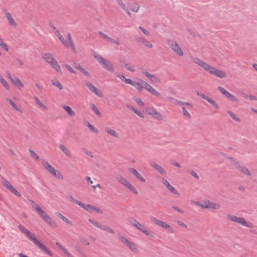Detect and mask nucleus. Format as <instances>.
I'll return each mask as SVG.
<instances>
[{
	"label": "nucleus",
	"mask_w": 257,
	"mask_h": 257,
	"mask_svg": "<svg viewBox=\"0 0 257 257\" xmlns=\"http://www.w3.org/2000/svg\"><path fill=\"white\" fill-rule=\"evenodd\" d=\"M0 82L3 84L4 87L8 90L10 89V86L8 84L7 81L5 80V79L0 75Z\"/></svg>",
	"instance_id": "obj_43"
},
{
	"label": "nucleus",
	"mask_w": 257,
	"mask_h": 257,
	"mask_svg": "<svg viewBox=\"0 0 257 257\" xmlns=\"http://www.w3.org/2000/svg\"><path fill=\"white\" fill-rule=\"evenodd\" d=\"M136 40L138 42H140L145 46L149 48H152V44L145 38L141 37H136Z\"/></svg>",
	"instance_id": "obj_13"
},
{
	"label": "nucleus",
	"mask_w": 257,
	"mask_h": 257,
	"mask_svg": "<svg viewBox=\"0 0 257 257\" xmlns=\"http://www.w3.org/2000/svg\"><path fill=\"white\" fill-rule=\"evenodd\" d=\"M7 100L9 102V104L14 109L16 110H19L17 105L10 98H7Z\"/></svg>",
	"instance_id": "obj_58"
},
{
	"label": "nucleus",
	"mask_w": 257,
	"mask_h": 257,
	"mask_svg": "<svg viewBox=\"0 0 257 257\" xmlns=\"http://www.w3.org/2000/svg\"><path fill=\"white\" fill-rule=\"evenodd\" d=\"M57 215L60 217L62 220L65 221L66 223L70 224V225H73L71 221L69 220L66 217H65L64 215H63L61 213L59 212L57 213Z\"/></svg>",
	"instance_id": "obj_31"
},
{
	"label": "nucleus",
	"mask_w": 257,
	"mask_h": 257,
	"mask_svg": "<svg viewBox=\"0 0 257 257\" xmlns=\"http://www.w3.org/2000/svg\"><path fill=\"white\" fill-rule=\"evenodd\" d=\"M81 207H82V208L84 209L85 210H86L88 212H91L92 211H95V212H96L97 213H102V211L100 209H99V208L96 207L91 204L85 205L84 204V205L81 206Z\"/></svg>",
	"instance_id": "obj_9"
},
{
	"label": "nucleus",
	"mask_w": 257,
	"mask_h": 257,
	"mask_svg": "<svg viewBox=\"0 0 257 257\" xmlns=\"http://www.w3.org/2000/svg\"><path fill=\"white\" fill-rule=\"evenodd\" d=\"M25 235L33 242V243L37 239L35 236L29 230L26 233Z\"/></svg>",
	"instance_id": "obj_39"
},
{
	"label": "nucleus",
	"mask_w": 257,
	"mask_h": 257,
	"mask_svg": "<svg viewBox=\"0 0 257 257\" xmlns=\"http://www.w3.org/2000/svg\"><path fill=\"white\" fill-rule=\"evenodd\" d=\"M2 183L3 185L9 190H10L11 188L13 187V186L11 184V183L5 179H3Z\"/></svg>",
	"instance_id": "obj_40"
},
{
	"label": "nucleus",
	"mask_w": 257,
	"mask_h": 257,
	"mask_svg": "<svg viewBox=\"0 0 257 257\" xmlns=\"http://www.w3.org/2000/svg\"><path fill=\"white\" fill-rule=\"evenodd\" d=\"M130 172L140 181L145 182L146 179L135 169L132 168L129 169Z\"/></svg>",
	"instance_id": "obj_14"
},
{
	"label": "nucleus",
	"mask_w": 257,
	"mask_h": 257,
	"mask_svg": "<svg viewBox=\"0 0 257 257\" xmlns=\"http://www.w3.org/2000/svg\"><path fill=\"white\" fill-rule=\"evenodd\" d=\"M0 46L4 49L6 51H8V48L7 45L4 43L3 40L0 38Z\"/></svg>",
	"instance_id": "obj_60"
},
{
	"label": "nucleus",
	"mask_w": 257,
	"mask_h": 257,
	"mask_svg": "<svg viewBox=\"0 0 257 257\" xmlns=\"http://www.w3.org/2000/svg\"><path fill=\"white\" fill-rule=\"evenodd\" d=\"M167 188L171 192H172V193L174 194H176V195H180V194L178 192V191L173 186H172L171 184H170L167 187Z\"/></svg>",
	"instance_id": "obj_42"
},
{
	"label": "nucleus",
	"mask_w": 257,
	"mask_h": 257,
	"mask_svg": "<svg viewBox=\"0 0 257 257\" xmlns=\"http://www.w3.org/2000/svg\"><path fill=\"white\" fill-rule=\"evenodd\" d=\"M69 199L70 201H71L73 203H76L77 204H78V205H79L80 207L81 206H84V204L82 203L81 202L77 200V199H76L75 198H74L72 196H70L69 197Z\"/></svg>",
	"instance_id": "obj_44"
},
{
	"label": "nucleus",
	"mask_w": 257,
	"mask_h": 257,
	"mask_svg": "<svg viewBox=\"0 0 257 257\" xmlns=\"http://www.w3.org/2000/svg\"><path fill=\"white\" fill-rule=\"evenodd\" d=\"M120 66L122 68H125L127 70H129L132 72H135V70L133 66H131L130 64H128L125 62L122 63Z\"/></svg>",
	"instance_id": "obj_30"
},
{
	"label": "nucleus",
	"mask_w": 257,
	"mask_h": 257,
	"mask_svg": "<svg viewBox=\"0 0 257 257\" xmlns=\"http://www.w3.org/2000/svg\"><path fill=\"white\" fill-rule=\"evenodd\" d=\"M207 101H208L209 103H210L213 106L215 107L216 109H218L219 108V105L216 103V102L212 99L210 98H209Z\"/></svg>",
	"instance_id": "obj_51"
},
{
	"label": "nucleus",
	"mask_w": 257,
	"mask_h": 257,
	"mask_svg": "<svg viewBox=\"0 0 257 257\" xmlns=\"http://www.w3.org/2000/svg\"><path fill=\"white\" fill-rule=\"evenodd\" d=\"M105 131L110 135L113 136L116 138L118 137V134L113 130L110 128L109 127H106L105 128Z\"/></svg>",
	"instance_id": "obj_26"
},
{
	"label": "nucleus",
	"mask_w": 257,
	"mask_h": 257,
	"mask_svg": "<svg viewBox=\"0 0 257 257\" xmlns=\"http://www.w3.org/2000/svg\"><path fill=\"white\" fill-rule=\"evenodd\" d=\"M94 57L96 59L98 62L102 65L103 68L109 72L114 71V68L111 62L107 61L99 54L95 55Z\"/></svg>",
	"instance_id": "obj_3"
},
{
	"label": "nucleus",
	"mask_w": 257,
	"mask_h": 257,
	"mask_svg": "<svg viewBox=\"0 0 257 257\" xmlns=\"http://www.w3.org/2000/svg\"><path fill=\"white\" fill-rule=\"evenodd\" d=\"M127 221L131 224H132L133 225L135 226L140 231L143 232L146 235H148V236L151 235V236H152V235L150 234V232L148 230H147V229H146L144 226L143 224L140 223L135 218H134L133 217H129L127 219Z\"/></svg>",
	"instance_id": "obj_4"
},
{
	"label": "nucleus",
	"mask_w": 257,
	"mask_h": 257,
	"mask_svg": "<svg viewBox=\"0 0 257 257\" xmlns=\"http://www.w3.org/2000/svg\"><path fill=\"white\" fill-rule=\"evenodd\" d=\"M118 238L121 241L122 243H123L126 245H127V244L128 243V242L130 241V240H128L127 238L122 236L121 235H118Z\"/></svg>",
	"instance_id": "obj_50"
},
{
	"label": "nucleus",
	"mask_w": 257,
	"mask_h": 257,
	"mask_svg": "<svg viewBox=\"0 0 257 257\" xmlns=\"http://www.w3.org/2000/svg\"><path fill=\"white\" fill-rule=\"evenodd\" d=\"M91 108L93 111L99 117L102 116V114L100 112V111L98 110V109L97 108V107L95 106V105L94 103H91L90 105Z\"/></svg>",
	"instance_id": "obj_28"
},
{
	"label": "nucleus",
	"mask_w": 257,
	"mask_h": 257,
	"mask_svg": "<svg viewBox=\"0 0 257 257\" xmlns=\"http://www.w3.org/2000/svg\"><path fill=\"white\" fill-rule=\"evenodd\" d=\"M127 189H128L132 192L135 194H138V192L136 190V189L133 186V185L130 183L126 187Z\"/></svg>",
	"instance_id": "obj_46"
},
{
	"label": "nucleus",
	"mask_w": 257,
	"mask_h": 257,
	"mask_svg": "<svg viewBox=\"0 0 257 257\" xmlns=\"http://www.w3.org/2000/svg\"><path fill=\"white\" fill-rule=\"evenodd\" d=\"M42 57L43 59L49 64L55 60V58L52 57V55L49 53L42 54Z\"/></svg>",
	"instance_id": "obj_15"
},
{
	"label": "nucleus",
	"mask_w": 257,
	"mask_h": 257,
	"mask_svg": "<svg viewBox=\"0 0 257 257\" xmlns=\"http://www.w3.org/2000/svg\"><path fill=\"white\" fill-rule=\"evenodd\" d=\"M52 175L59 179H63L64 178L61 172L56 169L54 170V172L52 174Z\"/></svg>",
	"instance_id": "obj_35"
},
{
	"label": "nucleus",
	"mask_w": 257,
	"mask_h": 257,
	"mask_svg": "<svg viewBox=\"0 0 257 257\" xmlns=\"http://www.w3.org/2000/svg\"><path fill=\"white\" fill-rule=\"evenodd\" d=\"M6 18H7L8 22H9V24L11 26H14V27H16L17 24L15 22V21L14 20V19L13 18V17H12V15H11V14L10 13L6 14Z\"/></svg>",
	"instance_id": "obj_24"
},
{
	"label": "nucleus",
	"mask_w": 257,
	"mask_h": 257,
	"mask_svg": "<svg viewBox=\"0 0 257 257\" xmlns=\"http://www.w3.org/2000/svg\"><path fill=\"white\" fill-rule=\"evenodd\" d=\"M85 85L87 88L95 95L99 97H102L103 95L100 90L98 89L94 85L90 82H87L85 83Z\"/></svg>",
	"instance_id": "obj_6"
},
{
	"label": "nucleus",
	"mask_w": 257,
	"mask_h": 257,
	"mask_svg": "<svg viewBox=\"0 0 257 257\" xmlns=\"http://www.w3.org/2000/svg\"><path fill=\"white\" fill-rule=\"evenodd\" d=\"M182 109L184 116L187 118H191V115L187 110V108H186L185 107L183 106Z\"/></svg>",
	"instance_id": "obj_48"
},
{
	"label": "nucleus",
	"mask_w": 257,
	"mask_h": 257,
	"mask_svg": "<svg viewBox=\"0 0 257 257\" xmlns=\"http://www.w3.org/2000/svg\"><path fill=\"white\" fill-rule=\"evenodd\" d=\"M138 84L136 85V89L139 91H141L142 90L143 88H144V85H142L141 83L140 82V79L139 80V82H137Z\"/></svg>",
	"instance_id": "obj_62"
},
{
	"label": "nucleus",
	"mask_w": 257,
	"mask_h": 257,
	"mask_svg": "<svg viewBox=\"0 0 257 257\" xmlns=\"http://www.w3.org/2000/svg\"><path fill=\"white\" fill-rule=\"evenodd\" d=\"M86 125L91 132L96 134L99 133L98 130L93 125H91L88 121H87Z\"/></svg>",
	"instance_id": "obj_41"
},
{
	"label": "nucleus",
	"mask_w": 257,
	"mask_h": 257,
	"mask_svg": "<svg viewBox=\"0 0 257 257\" xmlns=\"http://www.w3.org/2000/svg\"><path fill=\"white\" fill-rule=\"evenodd\" d=\"M116 178L120 183L124 185L125 187H126L130 183L126 180L125 178L123 177L120 175H117L116 176Z\"/></svg>",
	"instance_id": "obj_18"
},
{
	"label": "nucleus",
	"mask_w": 257,
	"mask_h": 257,
	"mask_svg": "<svg viewBox=\"0 0 257 257\" xmlns=\"http://www.w3.org/2000/svg\"><path fill=\"white\" fill-rule=\"evenodd\" d=\"M63 108L66 110L67 113L71 116H74L75 115V112L71 109L70 106H63Z\"/></svg>",
	"instance_id": "obj_27"
},
{
	"label": "nucleus",
	"mask_w": 257,
	"mask_h": 257,
	"mask_svg": "<svg viewBox=\"0 0 257 257\" xmlns=\"http://www.w3.org/2000/svg\"><path fill=\"white\" fill-rule=\"evenodd\" d=\"M226 97L232 101H237V98L229 92H228V94L226 95Z\"/></svg>",
	"instance_id": "obj_54"
},
{
	"label": "nucleus",
	"mask_w": 257,
	"mask_h": 257,
	"mask_svg": "<svg viewBox=\"0 0 257 257\" xmlns=\"http://www.w3.org/2000/svg\"><path fill=\"white\" fill-rule=\"evenodd\" d=\"M88 221L95 226L99 228L100 224L98 222L90 218L88 219Z\"/></svg>",
	"instance_id": "obj_63"
},
{
	"label": "nucleus",
	"mask_w": 257,
	"mask_h": 257,
	"mask_svg": "<svg viewBox=\"0 0 257 257\" xmlns=\"http://www.w3.org/2000/svg\"><path fill=\"white\" fill-rule=\"evenodd\" d=\"M170 47L179 56L183 55V52L177 42L175 41L174 43L171 44Z\"/></svg>",
	"instance_id": "obj_10"
},
{
	"label": "nucleus",
	"mask_w": 257,
	"mask_h": 257,
	"mask_svg": "<svg viewBox=\"0 0 257 257\" xmlns=\"http://www.w3.org/2000/svg\"><path fill=\"white\" fill-rule=\"evenodd\" d=\"M43 166L51 174L54 172L55 169L48 162L43 161Z\"/></svg>",
	"instance_id": "obj_21"
},
{
	"label": "nucleus",
	"mask_w": 257,
	"mask_h": 257,
	"mask_svg": "<svg viewBox=\"0 0 257 257\" xmlns=\"http://www.w3.org/2000/svg\"><path fill=\"white\" fill-rule=\"evenodd\" d=\"M236 168L241 173L247 176H250L251 173L248 169L244 165H240L238 162L234 163Z\"/></svg>",
	"instance_id": "obj_11"
},
{
	"label": "nucleus",
	"mask_w": 257,
	"mask_h": 257,
	"mask_svg": "<svg viewBox=\"0 0 257 257\" xmlns=\"http://www.w3.org/2000/svg\"><path fill=\"white\" fill-rule=\"evenodd\" d=\"M152 221L156 224L164 228L165 229H168V230L172 233H174L175 232V230L174 228L171 226L170 225L165 223L162 220H160L155 217L152 218Z\"/></svg>",
	"instance_id": "obj_5"
},
{
	"label": "nucleus",
	"mask_w": 257,
	"mask_h": 257,
	"mask_svg": "<svg viewBox=\"0 0 257 257\" xmlns=\"http://www.w3.org/2000/svg\"><path fill=\"white\" fill-rule=\"evenodd\" d=\"M139 9H140V6L137 3H134V4H132L130 6V8H129V9L130 10H131L133 12H136V13H137L139 11Z\"/></svg>",
	"instance_id": "obj_29"
},
{
	"label": "nucleus",
	"mask_w": 257,
	"mask_h": 257,
	"mask_svg": "<svg viewBox=\"0 0 257 257\" xmlns=\"http://www.w3.org/2000/svg\"><path fill=\"white\" fill-rule=\"evenodd\" d=\"M31 203L33 208L36 209V210L38 212L39 214L41 216V217L45 220V216H49L47 215L39 206V205L35 203L33 200H31Z\"/></svg>",
	"instance_id": "obj_8"
},
{
	"label": "nucleus",
	"mask_w": 257,
	"mask_h": 257,
	"mask_svg": "<svg viewBox=\"0 0 257 257\" xmlns=\"http://www.w3.org/2000/svg\"><path fill=\"white\" fill-rule=\"evenodd\" d=\"M10 191L17 196L20 197L21 196V193L19 192L14 187L11 188Z\"/></svg>",
	"instance_id": "obj_64"
},
{
	"label": "nucleus",
	"mask_w": 257,
	"mask_h": 257,
	"mask_svg": "<svg viewBox=\"0 0 257 257\" xmlns=\"http://www.w3.org/2000/svg\"><path fill=\"white\" fill-rule=\"evenodd\" d=\"M60 148L62 151L68 157H70L71 155L70 151L63 145H60Z\"/></svg>",
	"instance_id": "obj_25"
},
{
	"label": "nucleus",
	"mask_w": 257,
	"mask_h": 257,
	"mask_svg": "<svg viewBox=\"0 0 257 257\" xmlns=\"http://www.w3.org/2000/svg\"><path fill=\"white\" fill-rule=\"evenodd\" d=\"M175 104L181 106L185 105L187 107V109L189 110H191L193 108V105L191 104L179 100H175Z\"/></svg>",
	"instance_id": "obj_22"
},
{
	"label": "nucleus",
	"mask_w": 257,
	"mask_h": 257,
	"mask_svg": "<svg viewBox=\"0 0 257 257\" xmlns=\"http://www.w3.org/2000/svg\"><path fill=\"white\" fill-rule=\"evenodd\" d=\"M74 67L77 69L79 70L81 73L84 74L85 76L90 77V73L86 71L84 68L81 66L79 64L75 63L74 64Z\"/></svg>",
	"instance_id": "obj_17"
},
{
	"label": "nucleus",
	"mask_w": 257,
	"mask_h": 257,
	"mask_svg": "<svg viewBox=\"0 0 257 257\" xmlns=\"http://www.w3.org/2000/svg\"><path fill=\"white\" fill-rule=\"evenodd\" d=\"M227 218L228 220L239 223L243 226L249 228L253 227V225L251 222L246 221L243 218L237 217L231 214L227 215Z\"/></svg>",
	"instance_id": "obj_2"
},
{
	"label": "nucleus",
	"mask_w": 257,
	"mask_h": 257,
	"mask_svg": "<svg viewBox=\"0 0 257 257\" xmlns=\"http://www.w3.org/2000/svg\"><path fill=\"white\" fill-rule=\"evenodd\" d=\"M12 82L14 85L17 87L19 89H20L21 87H23L24 86L20 79L18 77H15L14 79H12Z\"/></svg>",
	"instance_id": "obj_19"
},
{
	"label": "nucleus",
	"mask_w": 257,
	"mask_h": 257,
	"mask_svg": "<svg viewBox=\"0 0 257 257\" xmlns=\"http://www.w3.org/2000/svg\"><path fill=\"white\" fill-rule=\"evenodd\" d=\"M47 223H48L49 225L52 226H56V223L55 222L52 220L49 216H45V218L44 220Z\"/></svg>",
	"instance_id": "obj_32"
},
{
	"label": "nucleus",
	"mask_w": 257,
	"mask_h": 257,
	"mask_svg": "<svg viewBox=\"0 0 257 257\" xmlns=\"http://www.w3.org/2000/svg\"><path fill=\"white\" fill-rule=\"evenodd\" d=\"M67 37H68V41H69V43H70V46L72 48V49L74 50L75 49V46H74V44L73 43V40L72 39L70 33L68 34Z\"/></svg>",
	"instance_id": "obj_53"
},
{
	"label": "nucleus",
	"mask_w": 257,
	"mask_h": 257,
	"mask_svg": "<svg viewBox=\"0 0 257 257\" xmlns=\"http://www.w3.org/2000/svg\"><path fill=\"white\" fill-rule=\"evenodd\" d=\"M227 113L229 115L232 119L237 122H240V119L238 117L236 116L235 114L233 112L228 110L227 111Z\"/></svg>",
	"instance_id": "obj_38"
},
{
	"label": "nucleus",
	"mask_w": 257,
	"mask_h": 257,
	"mask_svg": "<svg viewBox=\"0 0 257 257\" xmlns=\"http://www.w3.org/2000/svg\"><path fill=\"white\" fill-rule=\"evenodd\" d=\"M35 101L40 106L43 107L45 109H47V107L40 101V100L39 99L38 97H36L35 98Z\"/></svg>",
	"instance_id": "obj_56"
},
{
	"label": "nucleus",
	"mask_w": 257,
	"mask_h": 257,
	"mask_svg": "<svg viewBox=\"0 0 257 257\" xmlns=\"http://www.w3.org/2000/svg\"><path fill=\"white\" fill-rule=\"evenodd\" d=\"M52 84L57 87L60 90H62L63 88L62 85L58 80L52 81Z\"/></svg>",
	"instance_id": "obj_52"
},
{
	"label": "nucleus",
	"mask_w": 257,
	"mask_h": 257,
	"mask_svg": "<svg viewBox=\"0 0 257 257\" xmlns=\"http://www.w3.org/2000/svg\"><path fill=\"white\" fill-rule=\"evenodd\" d=\"M140 82L141 83L142 85H144V88L147 90L148 91H150V90L153 88V87L148 83L145 81L140 79Z\"/></svg>",
	"instance_id": "obj_37"
},
{
	"label": "nucleus",
	"mask_w": 257,
	"mask_h": 257,
	"mask_svg": "<svg viewBox=\"0 0 257 257\" xmlns=\"http://www.w3.org/2000/svg\"><path fill=\"white\" fill-rule=\"evenodd\" d=\"M118 5L123 10H125L127 7L123 3L122 0H116Z\"/></svg>",
	"instance_id": "obj_57"
},
{
	"label": "nucleus",
	"mask_w": 257,
	"mask_h": 257,
	"mask_svg": "<svg viewBox=\"0 0 257 257\" xmlns=\"http://www.w3.org/2000/svg\"><path fill=\"white\" fill-rule=\"evenodd\" d=\"M208 201H206L204 203H200L199 202H194V204L200 206L202 208H208Z\"/></svg>",
	"instance_id": "obj_47"
},
{
	"label": "nucleus",
	"mask_w": 257,
	"mask_h": 257,
	"mask_svg": "<svg viewBox=\"0 0 257 257\" xmlns=\"http://www.w3.org/2000/svg\"><path fill=\"white\" fill-rule=\"evenodd\" d=\"M208 201V208L214 209V210H218L220 208V205L218 203H213L209 200Z\"/></svg>",
	"instance_id": "obj_23"
},
{
	"label": "nucleus",
	"mask_w": 257,
	"mask_h": 257,
	"mask_svg": "<svg viewBox=\"0 0 257 257\" xmlns=\"http://www.w3.org/2000/svg\"><path fill=\"white\" fill-rule=\"evenodd\" d=\"M127 189H128L132 192L135 194H138V192L136 190V189L133 186V185L130 183L126 187Z\"/></svg>",
	"instance_id": "obj_45"
},
{
	"label": "nucleus",
	"mask_w": 257,
	"mask_h": 257,
	"mask_svg": "<svg viewBox=\"0 0 257 257\" xmlns=\"http://www.w3.org/2000/svg\"><path fill=\"white\" fill-rule=\"evenodd\" d=\"M57 33H58V37L59 40L62 42V43L66 47H68V44L65 41L63 37L60 34L59 31H56Z\"/></svg>",
	"instance_id": "obj_36"
},
{
	"label": "nucleus",
	"mask_w": 257,
	"mask_h": 257,
	"mask_svg": "<svg viewBox=\"0 0 257 257\" xmlns=\"http://www.w3.org/2000/svg\"><path fill=\"white\" fill-rule=\"evenodd\" d=\"M126 246L133 251L135 252L137 250V247L136 244L133 242L130 241Z\"/></svg>",
	"instance_id": "obj_33"
},
{
	"label": "nucleus",
	"mask_w": 257,
	"mask_h": 257,
	"mask_svg": "<svg viewBox=\"0 0 257 257\" xmlns=\"http://www.w3.org/2000/svg\"><path fill=\"white\" fill-rule=\"evenodd\" d=\"M34 243L40 249H41L42 251L45 250L46 248L47 247L45 245H44L43 243L40 242V241H39L38 239H37Z\"/></svg>",
	"instance_id": "obj_34"
},
{
	"label": "nucleus",
	"mask_w": 257,
	"mask_h": 257,
	"mask_svg": "<svg viewBox=\"0 0 257 257\" xmlns=\"http://www.w3.org/2000/svg\"><path fill=\"white\" fill-rule=\"evenodd\" d=\"M192 61L197 64L198 66L203 68L205 71L208 72L209 73L214 75L219 78H223L226 77V75L224 72L211 67L206 62L200 60L198 58H193L192 59Z\"/></svg>",
	"instance_id": "obj_1"
},
{
	"label": "nucleus",
	"mask_w": 257,
	"mask_h": 257,
	"mask_svg": "<svg viewBox=\"0 0 257 257\" xmlns=\"http://www.w3.org/2000/svg\"><path fill=\"white\" fill-rule=\"evenodd\" d=\"M226 97L232 101H237V98L229 92H228V94L226 95Z\"/></svg>",
	"instance_id": "obj_55"
},
{
	"label": "nucleus",
	"mask_w": 257,
	"mask_h": 257,
	"mask_svg": "<svg viewBox=\"0 0 257 257\" xmlns=\"http://www.w3.org/2000/svg\"><path fill=\"white\" fill-rule=\"evenodd\" d=\"M126 84H130L132 86L136 87V85L138 84L136 82L133 81L130 78H126L124 79V81Z\"/></svg>",
	"instance_id": "obj_49"
},
{
	"label": "nucleus",
	"mask_w": 257,
	"mask_h": 257,
	"mask_svg": "<svg viewBox=\"0 0 257 257\" xmlns=\"http://www.w3.org/2000/svg\"><path fill=\"white\" fill-rule=\"evenodd\" d=\"M217 89L225 96L228 94V92L224 89L222 87L219 86L217 87Z\"/></svg>",
	"instance_id": "obj_61"
},
{
	"label": "nucleus",
	"mask_w": 257,
	"mask_h": 257,
	"mask_svg": "<svg viewBox=\"0 0 257 257\" xmlns=\"http://www.w3.org/2000/svg\"><path fill=\"white\" fill-rule=\"evenodd\" d=\"M142 73L146 76L149 79L152 81V82H157L158 80V78L156 77L155 75L148 72L146 70L143 69L142 71Z\"/></svg>",
	"instance_id": "obj_20"
},
{
	"label": "nucleus",
	"mask_w": 257,
	"mask_h": 257,
	"mask_svg": "<svg viewBox=\"0 0 257 257\" xmlns=\"http://www.w3.org/2000/svg\"><path fill=\"white\" fill-rule=\"evenodd\" d=\"M29 152L31 154L32 157H33L36 160H38L39 159V157L37 155V154L34 151H33L31 149H29Z\"/></svg>",
	"instance_id": "obj_59"
},
{
	"label": "nucleus",
	"mask_w": 257,
	"mask_h": 257,
	"mask_svg": "<svg viewBox=\"0 0 257 257\" xmlns=\"http://www.w3.org/2000/svg\"><path fill=\"white\" fill-rule=\"evenodd\" d=\"M49 64L57 72L60 73V74H62V72L61 70L60 66L58 64L57 60L55 59L53 61H52Z\"/></svg>",
	"instance_id": "obj_16"
},
{
	"label": "nucleus",
	"mask_w": 257,
	"mask_h": 257,
	"mask_svg": "<svg viewBox=\"0 0 257 257\" xmlns=\"http://www.w3.org/2000/svg\"><path fill=\"white\" fill-rule=\"evenodd\" d=\"M151 167L154 168L156 170L158 171L161 175H164L166 174V171L161 166L156 163L155 162H151L150 163Z\"/></svg>",
	"instance_id": "obj_12"
},
{
	"label": "nucleus",
	"mask_w": 257,
	"mask_h": 257,
	"mask_svg": "<svg viewBox=\"0 0 257 257\" xmlns=\"http://www.w3.org/2000/svg\"><path fill=\"white\" fill-rule=\"evenodd\" d=\"M146 111L149 114L152 115L158 120H160L163 118L162 115L154 108H148Z\"/></svg>",
	"instance_id": "obj_7"
}]
</instances>
